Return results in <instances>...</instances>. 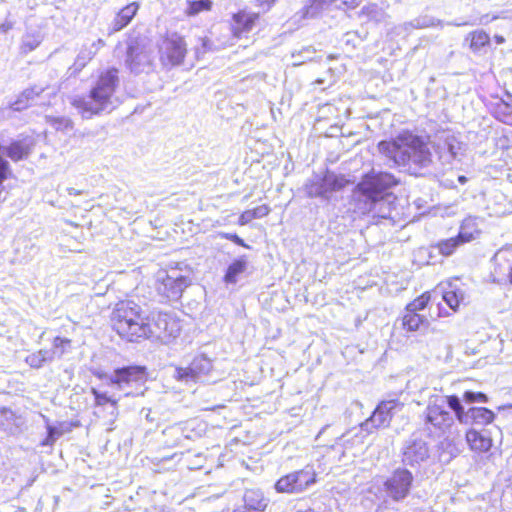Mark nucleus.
I'll return each instance as SVG.
<instances>
[{
  "label": "nucleus",
  "instance_id": "423d86ee",
  "mask_svg": "<svg viewBox=\"0 0 512 512\" xmlns=\"http://www.w3.org/2000/svg\"><path fill=\"white\" fill-rule=\"evenodd\" d=\"M451 397L458 396H435L429 399L424 412V426L430 434L443 435L453 426L456 417L448 410Z\"/></svg>",
  "mask_w": 512,
  "mask_h": 512
},
{
  "label": "nucleus",
  "instance_id": "79ce46f5",
  "mask_svg": "<svg viewBox=\"0 0 512 512\" xmlns=\"http://www.w3.org/2000/svg\"><path fill=\"white\" fill-rule=\"evenodd\" d=\"M200 41L201 46L195 48V53L198 58L205 53L214 50L213 43L208 38H201Z\"/></svg>",
  "mask_w": 512,
  "mask_h": 512
},
{
  "label": "nucleus",
  "instance_id": "dca6fc26",
  "mask_svg": "<svg viewBox=\"0 0 512 512\" xmlns=\"http://www.w3.org/2000/svg\"><path fill=\"white\" fill-rule=\"evenodd\" d=\"M258 18V13H250L245 10L234 14L232 25L233 34L239 38L242 36V34L250 32L255 26Z\"/></svg>",
  "mask_w": 512,
  "mask_h": 512
},
{
  "label": "nucleus",
  "instance_id": "774afa93",
  "mask_svg": "<svg viewBox=\"0 0 512 512\" xmlns=\"http://www.w3.org/2000/svg\"><path fill=\"white\" fill-rule=\"evenodd\" d=\"M304 52H307V53H310V54H311V53H313L314 51H312L310 48H306V49H304Z\"/></svg>",
  "mask_w": 512,
  "mask_h": 512
},
{
  "label": "nucleus",
  "instance_id": "c9c22d12",
  "mask_svg": "<svg viewBox=\"0 0 512 512\" xmlns=\"http://www.w3.org/2000/svg\"><path fill=\"white\" fill-rule=\"evenodd\" d=\"M430 301V294L429 293H423L421 296L413 300L411 303H409L406 306L407 312H416L423 310L427 304Z\"/></svg>",
  "mask_w": 512,
  "mask_h": 512
},
{
  "label": "nucleus",
  "instance_id": "c03bdc74",
  "mask_svg": "<svg viewBox=\"0 0 512 512\" xmlns=\"http://www.w3.org/2000/svg\"><path fill=\"white\" fill-rule=\"evenodd\" d=\"M92 394L95 397L96 405L102 406L107 403H111L112 405L114 404V402L111 400L110 397H108L106 395V393H101L98 390H96L95 388H92Z\"/></svg>",
  "mask_w": 512,
  "mask_h": 512
},
{
  "label": "nucleus",
  "instance_id": "20e7f679",
  "mask_svg": "<svg viewBox=\"0 0 512 512\" xmlns=\"http://www.w3.org/2000/svg\"><path fill=\"white\" fill-rule=\"evenodd\" d=\"M117 85L118 71L109 69L99 76L88 96L74 97L71 104L86 119L104 111L110 112L115 108L113 94Z\"/></svg>",
  "mask_w": 512,
  "mask_h": 512
},
{
  "label": "nucleus",
  "instance_id": "b1692460",
  "mask_svg": "<svg viewBox=\"0 0 512 512\" xmlns=\"http://www.w3.org/2000/svg\"><path fill=\"white\" fill-rule=\"evenodd\" d=\"M458 453L459 450L453 441L448 438H444L436 446L435 457L440 463L448 464L458 455Z\"/></svg>",
  "mask_w": 512,
  "mask_h": 512
},
{
  "label": "nucleus",
  "instance_id": "f03ea898",
  "mask_svg": "<svg viewBox=\"0 0 512 512\" xmlns=\"http://www.w3.org/2000/svg\"><path fill=\"white\" fill-rule=\"evenodd\" d=\"M180 331V320L174 313L151 311L137 304L130 306V342L149 339L168 344Z\"/></svg>",
  "mask_w": 512,
  "mask_h": 512
},
{
  "label": "nucleus",
  "instance_id": "6e6d98bb",
  "mask_svg": "<svg viewBox=\"0 0 512 512\" xmlns=\"http://www.w3.org/2000/svg\"><path fill=\"white\" fill-rule=\"evenodd\" d=\"M12 27H13L12 22L6 21V22L0 24V32L1 33H6L10 29H12Z\"/></svg>",
  "mask_w": 512,
  "mask_h": 512
},
{
  "label": "nucleus",
  "instance_id": "69168bd1",
  "mask_svg": "<svg viewBox=\"0 0 512 512\" xmlns=\"http://www.w3.org/2000/svg\"><path fill=\"white\" fill-rule=\"evenodd\" d=\"M508 277H509L510 283L512 284V266L510 267Z\"/></svg>",
  "mask_w": 512,
  "mask_h": 512
},
{
  "label": "nucleus",
  "instance_id": "5fc2aeb1",
  "mask_svg": "<svg viewBox=\"0 0 512 512\" xmlns=\"http://www.w3.org/2000/svg\"><path fill=\"white\" fill-rule=\"evenodd\" d=\"M144 512H171L169 509L163 506H153L149 509H146Z\"/></svg>",
  "mask_w": 512,
  "mask_h": 512
},
{
  "label": "nucleus",
  "instance_id": "39448f33",
  "mask_svg": "<svg viewBox=\"0 0 512 512\" xmlns=\"http://www.w3.org/2000/svg\"><path fill=\"white\" fill-rule=\"evenodd\" d=\"M403 403L398 399H391L380 402L372 415L360 424V429L353 428L342 434L338 441L344 448H351L355 442L363 443L364 435L373 433L374 430L389 426L393 416L403 409Z\"/></svg>",
  "mask_w": 512,
  "mask_h": 512
},
{
  "label": "nucleus",
  "instance_id": "9d476101",
  "mask_svg": "<svg viewBox=\"0 0 512 512\" xmlns=\"http://www.w3.org/2000/svg\"><path fill=\"white\" fill-rule=\"evenodd\" d=\"M346 183L343 176L326 172L324 176L313 175L309 178L304 185V191L309 198L319 197L328 200L332 192L341 190Z\"/></svg>",
  "mask_w": 512,
  "mask_h": 512
},
{
  "label": "nucleus",
  "instance_id": "7c9ffc66",
  "mask_svg": "<svg viewBox=\"0 0 512 512\" xmlns=\"http://www.w3.org/2000/svg\"><path fill=\"white\" fill-rule=\"evenodd\" d=\"M468 38H471L470 48L473 51H479L482 47L487 45L490 40L489 35L483 30L470 33L466 39Z\"/></svg>",
  "mask_w": 512,
  "mask_h": 512
},
{
  "label": "nucleus",
  "instance_id": "37998d69",
  "mask_svg": "<svg viewBox=\"0 0 512 512\" xmlns=\"http://www.w3.org/2000/svg\"><path fill=\"white\" fill-rule=\"evenodd\" d=\"M112 382L114 383H127L128 382V367H123L121 369H117L114 372V375L111 377Z\"/></svg>",
  "mask_w": 512,
  "mask_h": 512
},
{
  "label": "nucleus",
  "instance_id": "bf43d9fd",
  "mask_svg": "<svg viewBox=\"0 0 512 512\" xmlns=\"http://www.w3.org/2000/svg\"><path fill=\"white\" fill-rule=\"evenodd\" d=\"M233 512H252V510L247 509L246 506L242 505V506L236 508Z\"/></svg>",
  "mask_w": 512,
  "mask_h": 512
},
{
  "label": "nucleus",
  "instance_id": "72a5a7b5",
  "mask_svg": "<svg viewBox=\"0 0 512 512\" xmlns=\"http://www.w3.org/2000/svg\"><path fill=\"white\" fill-rule=\"evenodd\" d=\"M442 297L446 304L453 310H456L460 302L463 300L462 292L455 290L445 291Z\"/></svg>",
  "mask_w": 512,
  "mask_h": 512
},
{
  "label": "nucleus",
  "instance_id": "2eb2a0df",
  "mask_svg": "<svg viewBox=\"0 0 512 512\" xmlns=\"http://www.w3.org/2000/svg\"><path fill=\"white\" fill-rule=\"evenodd\" d=\"M212 369V361L205 355L196 356L187 368H177L175 378L186 383L197 382Z\"/></svg>",
  "mask_w": 512,
  "mask_h": 512
},
{
  "label": "nucleus",
  "instance_id": "cd10ccee",
  "mask_svg": "<svg viewBox=\"0 0 512 512\" xmlns=\"http://www.w3.org/2000/svg\"><path fill=\"white\" fill-rule=\"evenodd\" d=\"M111 321L113 329L119 334V336H126L128 333V319L126 312L122 311L120 308H116L112 313Z\"/></svg>",
  "mask_w": 512,
  "mask_h": 512
},
{
  "label": "nucleus",
  "instance_id": "f257e3e1",
  "mask_svg": "<svg viewBox=\"0 0 512 512\" xmlns=\"http://www.w3.org/2000/svg\"><path fill=\"white\" fill-rule=\"evenodd\" d=\"M397 183L394 175L388 172L365 174L353 191L354 211L361 215L372 213L374 217L389 218L396 200L390 189Z\"/></svg>",
  "mask_w": 512,
  "mask_h": 512
},
{
  "label": "nucleus",
  "instance_id": "e433bc0d",
  "mask_svg": "<svg viewBox=\"0 0 512 512\" xmlns=\"http://www.w3.org/2000/svg\"><path fill=\"white\" fill-rule=\"evenodd\" d=\"M461 401H464L467 404L480 402V403H487L488 397L486 394L482 392H474V391H465L463 393Z\"/></svg>",
  "mask_w": 512,
  "mask_h": 512
},
{
  "label": "nucleus",
  "instance_id": "ea45409f",
  "mask_svg": "<svg viewBox=\"0 0 512 512\" xmlns=\"http://www.w3.org/2000/svg\"><path fill=\"white\" fill-rule=\"evenodd\" d=\"M47 437L41 442L42 446H51L61 436V431L57 428L48 425L47 426Z\"/></svg>",
  "mask_w": 512,
  "mask_h": 512
},
{
  "label": "nucleus",
  "instance_id": "4be33fe9",
  "mask_svg": "<svg viewBox=\"0 0 512 512\" xmlns=\"http://www.w3.org/2000/svg\"><path fill=\"white\" fill-rule=\"evenodd\" d=\"M104 46L102 39L92 42L89 46L84 45L74 62L75 70H81L96 55L97 51Z\"/></svg>",
  "mask_w": 512,
  "mask_h": 512
},
{
  "label": "nucleus",
  "instance_id": "f704fd0d",
  "mask_svg": "<svg viewBox=\"0 0 512 512\" xmlns=\"http://www.w3.org/2000/svg\"><path fill=\"white\" fill-rule=\"evenodd\" d=\"M42 41V38L38 34H26L22 41V50L25 53L31 52L36 49Z\"/></svg>",
  "mask_w": 512,
  "mask_h": 512
},
{
  "label": "nucleus",
  "instance_id": "49530a36",
  "mask_svg": "<svg viewBox=\"0 0 512 512\" xmlns=\"http://www.w3.org/2000/svg\"><path fill=\"white\" fill-rule=\"evenodd\" d=\"M27 107H29V105H28L27 101H25V97H23L22 93L18 96L16 101L11 104V108L14 111H22V110L26 109Z\"/></svg>",
  "mask_w": 512,
  "mask_h": 512
},
{
  "label": "nucleus",
  "instance_id": "ddd939ff",
  "mask_svg": "<svg viewBox=\"0 0 512 512\" xmlns=\"http://www.w3.org/2000/svg\"><path fill=\"white\" fill-rule=\"evenodd\" d=\"M414 481L413 474L405 468L396 469L384 482V491L395 502H402L410 494Z\"/></svg>",
  "mask_w": 512,
  "mask_h": 512
},
{
  "label": "nucleus",
  "instance_id": "6ab92c4d",
  "mask_svg": "<svg viewBox=\"0 0 512 512\" xmlns=\"http://www.w3.org/2000/svg\"><path fill=\"white\" fill-rule=\"evenodd\" d=\"M473 240V235L463 229L459 231L456 237L442 240L437 244L439 252L444 256H450L460 245Z\"/></svg>",
  "mask_w": 512,
  "mask_h": 512
},
{
  "label": "nucleus",
  "instance_id": "0e129e2a",
  "mask_svg": "<svg viewBox=\"0 0 512 512\" xmlns=\"http://www.w3.org/2000/svg\"><path fill=\"white\" fill-rule=\"evenodd\" d=\"M496 41L498 43H503L504 42V38L502 36H496Z\"/></svg>",
  "mask_w": 512,
  "mask_h": 512
},
{
  "label": "nucleus",
  "instance_id": "393cba45",
  "mask_svg": "<svg viewBox=\"0 0 512 512\" xmlns=\"http://www.w3.org/2000/svg\"><path fill=\"white\" fill-rule=\"evenodd\" d=\"M248 267V259L246 256H240L235 259L227 268L224 275V281L227 284H235L238 281V276L246 271Z\"/></svg>",
  "mask_w": 512,
  "mask_h": 512
},
{
  "label": "nucleus",
  "instance_id": "aec40b11",
  "mask_svg": "<svg viewBox=\"0 0 512 512\" xmlns=\"http://www.w3.org/2000/svg\"><path fill=\"white\" fill-rule=\"evenodd\" d=\"M244 506L252 512H264L269 500L260 489H247L243 495Z\"/></svg>",
  "mask_w": 512,
  "mask_h": 512
},
{
  "label": "nucleus",
  "instance_id": "a18cd8bd",
  "mask_svg": "<svg viewBox=\"0 0 512 512\" xmlns=\"http://www.w3.org/2000/svg\"><path fill=\"white\" fill-rule=\"evenodd\" d=\"M220 236L222 238H225V239H228L232 242H234L235 244L239 245V246H242V247H246L248 248L249 246L244 242V240L242 238H240L237 234L235 233H220Z\"/></svg>",
  "mask_w": 512,
  "mask_h": 512
},
{
  "label": "nucleus",
  "instance_id": "1a4fd4ad",
  "mask_svg": "<svg viewBox=\"0 0 512 512\" xmlns=\"http://www.w3.org/2000/svg\"><path fill=\"white\" fill-rule=\"evenodd\" d=\"M432 146L438 161L443 166L459 160L466 151V145L450 131H443L436 135Z\"/></svg>",
  "mask_w": 512,
  "mask_h": 512
},
{
  "label": "nucleus",
  "instance_id": "473e14b6",
  "mask_svg": "<svg viewBox=\"0 0 512 512\" xmlns=\"http://www.w3.org/2000/svg\"><path fill=\"white\" fill-rule=\"evenodd\" d=\"M46 90L45 87L33 86L29 89H26L22 92L23 97H25V101H27L28 105L38 104V99L41 97V94Z\"/></svg>",
  "mask_w": 512,
  "mask_h": 512
},
{
  "label": "nucleus",
  "instance_id": "f8f14e48",
  "mask_svg": "<svg viewBox=\"0 0 512 512\" xmlns=\"http://www.w3.org/2000/svg\"><path fill=\"white\" fill-rule=\"evenodd\" d=\"M449 408L459 423L465 425H487L495 418L494 412L485 407H472L466 411L460 397H451Z\"/></svg>",
  "mask_w": 512,
  "mask_h": 512
},
{
  "label": "nucleus",
  "instance_id": "0eeeda50",
  "mask_svg": "<svg viewBox=\"0 0 512 512\" xmlns=\"http://www.w3.org/2000/svg\"><path fill=\"white\" fill-rule=\"evenodd\" d=\"M191 274L192 271L186 266L183 270L182 263H179V269L159 272L156 288L159 295L171 301L180 299L184 290L192 284Z\"/></svg>",
  "mask_w": 512,
  "mask_h": 512
},
{
  "label": "nucleus",
  "instance_id": "09e8293b",
  "mask_svg": "<svg viewBox=\"0 0 512 512\" xmlns=\"http://www.w3.org/2000/svg\"><path fill=\"white\" fill-rule=\"evenodd\" d=\"M462 229L466 232L472 233L473 236L475 232H477L474 220L470 218L463 221L460 230Z\"/></svg>",
  "mask_w": 512,
  "mask_h": 512
},
{
  "label": "nucleus",
  "instance_id": "603ef678",
  "mask_svg": "<svg viewBox=\"0 0 512 512\" xmlns=\"http://www.w3.org/2000/svg\"><path fill=\"white\" fill-rule=\"evenodd\" d=\"M276 0H257V5L267 11L275 3Z\"/></svg>",
  "mask_w": 512,
  "mask_h": 512
},
{
  "label": "nucleus",
  "instance_id": "3c124183",
  "mask_svg": "<svg viewBox=\"0 0 512 512\" xmlns=\"http://www.w3.org/2000/svg\"><path fill=\"white\" fill-rule=\"evenodd\" d=\"M412 25H409V22H405L398 27H396L398 34H409L412 30Z\"/></svg>",
  "mask_w": 512,
  "mask_h": 512
},
{
  "label": "nucleus",
  "instance_id": "e2e57ef3",
  "mask_svg": "<svg viewBox=\"0 0 512 512\" xmlns=\"http://www.w3.org/2000/svg\"><path fill=\"white\" fill-rule=\"evenodd\" d=\"M69 195H78L79 191H77L75 188H69L68 189Z\"/></svg>",
  "mask_w": 512,
  "mask_h": 512
},
{
  "label": "nucleus",
  "instance_id": "a19ab883",
  "mask_svg": "<svg viewBox=\"0 0 512 512\" xmlns=\"http://www.w3.org/2000/svg\"><path fill=\"white\" fill-rule=\"evenodd\" d=\"M53 126L57 130L70 131L73 129V122L67 117H58L53 120Z\"/></svg>",
  "mask_w": 512,
  "mask_h": 512
},
{
  "label": "nucleus",
  "instance_id": "338daca9",
  "mask_svg": "<svg viewBox=\"0 0 512 512\" xmlns=\"http://www.w3.org/2000/svg\"><path fill=\"white\" fill-rule=\"evenodd\" d=\"M16 512H27V511H26V509H25V508L20 507V508H18V509H17V511H16Z\"/></svg>",
  "mask_w": 512,
  "mask_h": 512
},
{
  "label": "nucleus",
  "instance_id": "a211bd4d",
  "mask_svg": "<svg viewBox=\"0 0 512 512\" xmlns=\"http://www.w3.org/2000/svg\"><path fill=\"white\" fill-rule=\"evenodd\" d=\"M151 63L150 50L146 49V45H142L141 51L130 44V72L139 73L149 67Z\"/></svg>",
  "mask_w": 512,
  "mask_h": 512
},
{
  "label": "nucleus",
  "instance_id": "052dcab7",
  "mask_svg": "<svg viewBox=\"0 0 512 512\" xmlns=\"http://www.w3.org/2000/svg\"><path fill=\"white\" fill-rule=\"evenodd\" d=\"M489 22L488 15H484L480 18L479 24H487Z\"/></svg>",
  "mask_w": 512,
  "mask_h": 512
},
{
  "label": "nucleus",
  "instance_id": "864d4df0",
  "mask_svg": "<svg viewBox=\"0 0 512 512\" xmlns=\"http://www.w3.org/2000/svg\"><path fill=\"white\" fill-rule=\"evenodd\" d=\"M362 0H342V4L347 9H354L361 4Z\"/></svg>",
  "mask_w": 512,
  "mask_h": 512
},
{
  "label": "nucleus",
  "instance_id": "8fccbe9b",
  "mask_svg": "<svg viewBox=\"0 0 512 512\" xmlns=\"http://www.w3.org/2000/svg\"><path fill=\"white\" fill-rule=\"evenodd\" d=\"M255 218H262L269 214L270 208L267 205H260L254 209H252Z\"/></svg>",
  "mask_w": 512,
  "mask_h": 512
},
{
  "label": "nucleus",
  "instance_id": "5701e85b",
  "mask_svg": "<svg viewBox=\"0 0 512 512\" xmlns=\"http://www.w3.org/2000/svg\"><path fill=\"white\" fill-rule=\"evenodd\" d=\"M336 0H308L307 4L297 13L300 19L316 18Z\"/></svg>",
  "mask_w": 512,
  "mask_h": 512
},
{
  "label": "nucleus",
  "instance_id": "6e6552de",
  "mask_svg": "<svg viewBox=\"0 0 512 512\" xmlns=\"http://www.w3.org/2000/svg\"><path fill=\"white\" fill-rule=\"evenodd\" d=\"M317 481V473L312 465L282 476L275 483L278 493L300 494L309 489Z\"/></svg>",
  "mask_w": 512,
  "mask_h": 512
},
{
  "label": "nucleus",
  "instance_id": "de8ad7c7",
  "mask_svg": "<svg viewBox=\"0 0 512 512\" xmlns=\"http://www.w3.org/2000/svg\"><path fill=\"white\" fill-rule=\"evenodd\" d=\"M253 219H256L255 216H254V213L251 210H246L244 211L240 217H239V224L240 225H246L248 224L249 222H251Z\"/></svg>",
  "mask_w": 512,
  "mask_h": 512
},
{
  "label": "nucleus",
  "instance_id": "58836bf2",
  "mask_svg": "<svg viewBox=\"0 0 512 512\" xmlns=\"http://www.w3.org/2000/svg\"><path fill=\"white\" fill-rule=\"evenodd\" d=\"M71 344V340L66 338H61L59 336L55 337L53 340V346L56 351L55 357L61 358L66 352V348Z\"/></svg>",
  "mask_w": 512,
  "mask_h": 512
},
{
  "label": "nucleus",
  "instance_id": "4468645a",
  "mask_svg": "<svg viewBox=\"0 0 512 512\" xmlns=\"http://www.w3.org/2000/svg\"><path fill=\"white\" fill-rule=\"evenodd\" d=\"M429 457L428 443L422 438L413 435L405 442L402 453V462L405 465L414 467L426 461Z\"/></svg>",
  "mask_w": 512,
  "mask_h": 512
},
{
  "label": "nucleus",
  "instance_id": "bb28decb",
  "mask_svg": "<svg viewBox=\"0 0 512 512\" xmlns=\"http://www.w3.org/2000/svg\"><path fill=\"white\" fill-rule=\"evenodd\" d=\"M360 17H365L368 21L383 23L389 17L388 14L377 4H368L362 7L359 12Z\"/></svg>",
  "mask_w": 512,
  "mask_h": 512
},
{
  "label": "nucleus",
  "instance_id": "c756f323",
  "mask_svg": "<svg viewBox=\"0 0 512 512\" xmlns=\"http://www.w3.org/2000/svg\"><path fill=\"white\" fill-rule=\"evenodd\" d=\"M409 25H412V28L415 29H423L435 26L443 27V21L429 15H422L409 21Z\"/></svg>",
  "mask_w": 512,
  "mask_h": 512
},
{
  "label": "nucleus",
  "instance_id": "4c0bfd02",
  "mask_svg": "<svg viewBox=\"0 0 512 512\" xmlns=\"http://www.w3.org/2000/svg\"><path fill=\"white\" fill-rule=\"evenodd\" d=\"M128 6L124 7L116 16L112 24V32H117L128 24Z\"/></svg>",
  "mask_w": 512,
  "mask_h": 512
},
{
  "label": "nucleus",
  "instance_id": "f3484780",
  "mask_svg": "<svg viewBox=\"0 0 512 512\" xmlns=\"http://www.w3.org/2000/svg\"><path fill=\"white\" fill-rule=\"evenodd\" d=\"M130 396H142L146 391L145 383L148 380V373L144 366L130 365Z\"/></svg>",
  "mask_w": 512,
  "mask_h": 512
},
{
  "label": "nucleus",
  "instance_id": "7ed1b4c3",
  "mask_svg": "<svg viewBox=\"0 0 512 512\" xmlns=\"http://www.w3.org/2000/svg\"><path fill=\"white\" fill-rule=\"evenodd\" d=\"M378 150L396 165L426 168L433 163V155L423 138L409 132L400 134L393 141H381Z\"/></svg>",
  "mask_w": 512,
  "mask_h": 512
},
{
  "label": "nucleus",
  "instance_id": "9b49d317",
  "mask_svg": "<svg viewBox=\"0 0 512 512\" xmlns=\"http://www.w3.org/2000/svg\"><path fill=\"white\" fill-rule=\"evenodd\" d=\"M186 54V41L177 33L168 34L159 45V59L166 69L182 65Z\"/></svg>",
  "mask_w": 512,
  "mask_h": 512
},
{
  "label": "nucleus",
  "instance_id": "c85d7f7f",
  "mask_svg": "<svg viewBox=\"0 0 512 512\" xmlns=\"http://www.w3.org/2000/svg\"><path fill=\"white\" fill-rule=\"evenodd\" d=\"M428 320L423 315L416 312H407L403 316V326L408 331H417L421 326H427Z\"/></svg>",
  "mask_w": 512,
  "mask_h": 512
},
{
  "label": "nucleus",
  "instance_id": "13d9d810",
  "mask_svg": "<svg viewBox=\"0 0 512 512\" xmlns=\"http://www.w3.org/2000/svg\"><path fill=\"white\" fill-rule=\"evenodd\" d=\"M476 24L475 22H468V21H465V22H462V23H458V22H449L448 25H453V26H463V25H474Z\"/></svg>",
  "mask_w": 512,
  "mask_h": 512
},
{
  "label": "nucleus",
  "instance_id": "412c9836",
  "mask_svg": "<svg viewBox=\"0 0 512 512\" xmlns=\"http://www.w3.org/2000/svg\"><path fill=\"white\" fill-rule=\"evenodd\" d=\"M466 440L470 448L478 452H487L492 446V439L486 431L470 429L466 433Z\"/></svg>",
  "mask_w": 512,
  "mask_h": 512
},
{
  "label": "nucleus",
  "instance_id": "4d7b16f0",
  "mask_svg": "<svg viewBox=\"0 0 512 512\" xmlns=\"http://www.w3.org/2000/svg\"><path fill=\"white\" fill-rule=\"evenodd\" d=\"M137 10H138V4L136 2L130 3V16H129L130 21L133 19Z\"/></svg>",
  "mask_w": 512,
  "mask_h": 512
},
{
  "label": "nucleus",
  "instance_id": "a878e982",
  "mask_svg": "<svg viewBox=\"0 0 512 512\" xmlns=\"http://www.w3.org/2000/svg\"><path fill=\"white\" fill-rule=\"evenodd\" d=\"M55 355L56 351L54 350L41 349L35 353L28 355L25 359V362L31 368L39 369L44 365V363L52 362L55 358Z\"/></svg>",
  "mask_w": 512,
  "mask_h": 512
},
{
  "label": "nucleus",
  "instance_id": "680f3d73",
  "mask_svg": "<svg viewBox=\"0 0 512 512\" xmlns=\"http://www.w3.org/2000/svg\"><path fill=\"white\" fill-rule=\"evenodd\" d=\"M467 180H468V179H467V177H466V176H464V175H460V176H458V182H459L460 184H465V183L467 182Z\"/></svg>",
  "mask_w": 512,
  "mask_h": 512
},
{
  "label": "nucleus",
  "instance_id": "2f4dec72",
  "mask_svg": "<svg viewBox=\"0 0 512 512\" xmlns=\"http://www.w3.org/2000/svg\"><path fill=\"white\" fill-rule=\"evenodd\" d=\"M188 6L186 13L190 16L197 15L202 11H208L211 9V0H188Z\"/></svg>",
  "mask_w": 512,
  "mask_h": 512
}]
</instances>
